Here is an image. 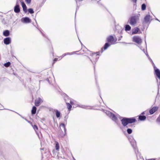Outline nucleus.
<instances>
[{"instance_id":"f257e3e1","label":"nucleus","mask_w":160,"mask_h":160,"mask_svg":"<svg viewBox=\"0 0 160 160\" xmlns=\"http://www.w3.org/2000/svg\"><path fill=\"white\" fill-rule=\"evenodd\" d=\"M135 121L136 119L134 118H125L121 120L122 123L124 127L126 126L128 123H131Z\"/></svg>"},{"instance_id":"f03ea898","label":"nucleus","mask_w":160,"mask_h":160,"mask_svg":"<svg viewBox=\"0 0 160 160\" xmlns=\"http://www.w3.org/2000/svg\"><path fill=\"white\" fill-rule=\"evenodd\" d=\"M138 18L137 16H134L131 17L128 21V23L132 26H135L138 20Z\"/></svg>"},{"instance_id":"7ed1b4c3","label":"nucleus","mask_w":160,"mask_h":160,"mask_svg":"<svg viewBox=\"0 0 160 160\" xmlns=\"http://www.w3.org/2000/svg\"><path fill=\"white\" fill-rule=\"evenodd\" d=\"M133 40L134 42L138 44L141 43L142 42L141 38L139 36H135L133 37Z\"/></svg>"},{"instance_id":"20e7f679","label":"nucleus","mask_w":160,"mask_h":160,"mask_svg":"<svg viewBox=\"0 0 160 160\" xmlns=\"http://www.w3.org/2000/svg\"><path fill=\"white\" fill-rule=\"evenodd\" d=\"M107 114L113 120L115 121L117 120V118L116 116L113 113L109 112H107Z\"/></svg>"},{"instance_id":"39448f33","label":"nucleus","mask_w":160,"mask_h":160,"mask_svg":"<svg viewBox=\"0 0 160 160\" xmlns=\"http://www.w3.org/2000/svg\"><path fill=\"white\" fill-rule=\"evenodd\" d=\"M42 102V100L40 98H38L35 100V104L36 106H38L40 105V104Z\"/></svg>"},{"instance_id":"423d86ee","label":"nucleus","mask_w":160,"mask_h":160,"mask_svg":"<svg viewBox=\"0 0 160 160\" xmlns=\"http://www.w3.org/2000/svg\"><path fill=\"white\" fill-rule=\"evenodd\" d=\"M158 107H152L150 110L149 112L151 114H152L156 111L158 109Z\"/></svg>"},{"instance_id":"0eeeda50","label":"nucleus","mask_w":160,"mask_h":160,"mask_svg":"<svg viewBox=\"0 0 160 160\" xmlns=\"http://www.w3.org/2000/svg\"><path fill=\"white\" fill-rule=\"evenodd\" d=\"M21 20L22 22L26 23H28L31 22V20L28 17H25L22 18Z\"/></svg>"},{"instance_id":"6e6552de","label":"nucleus","mask_w":160,"mask_h":160,"mask_svg":"<svg viewBox=\"0 0 160 160\" xmlns=\"http://www.w3.org/2000/svg\"><path fill=\"white\" fill-rule=\"evenodd\" d=\"M3 41L5 44L8 45L11 43V38L9 37L6 38L4 39Z\"/></svg>"},{"instance_id":"1a4fd4ad","label":"nucleus","mask_w":160,"mask_h":160,"mask_svg":"<svg viewBox=\"0 0 160 160\" xmlns=\"http://www.w3.org/2000/svg\"><path fill=\"white\" fill-rule=\"evenodd\" d=\"M14 11L17 13H19L20 12L19 6L18 5H17L14 8Z\"/></svg>"},{"instance_id":"9d476101","label":"nucleus","mask_w":160,"mask_h":160,"mask_svg":"<svg viewBox=\"0 0 160 160\" xmlns=\"http://www.w3.org/2000/svg\"><path fill=\"white\" fill-rule=\"evenodd\" d=\"M154 69L155 70V73L157 76V77L160 79V71L157 68H156L155 67H154Z\"/></svg>"},{"instance_id":"9b49d317","label":"nucleus","mask_w":160,"mask_h":160,"mask_svg":"<svg viewBox=\"0 0 160 160\" xmlns=\"http://www.w3.org/2000/svg\"><path fill=\"white\" fill-rule=\"evenodd\" d=\"M144 21L146 22H149L150 19V16L149 15H147L144 18Z\"/></svg>"},{"instance_id":"f8f14e48","label":"nucleus","mask_w":160,"mask_h":160,"mask_svg":"<svg viewBox=\"0 0 160 160\" xmlns=\"http://www.w3.org/2000/svg\"><path fill=\"white\" fill-rule=\"evenodd\" d=\"M21 5L23 8V10L25 11H26L27 7L25 3L23 2H21Z\"/></svg>"},{"instance_id":"ddd939ff","label":"nucleus","mask_w":160,"mask_h":160,"mask_svg":"<svg viewBox=\"0 0 160 160\" xmlns=\"http://www.w3.org/2000/svg\"><path fill=\"white\" fill-rule=\"evenodd\" d=\"M114 38L112 36H110L107 38V41L109 42H112L113 41Z\"/></svg>"},{"instance_id":"4468645a","label":"nucleus","mask_w":160,"mask_h":160,"mask_svg":"<svg viewBox=\"0 0 160 160\" xmlns=\"http://www.w3.org/2000/svg\"><path fill=\"white\" fill-rule=\"evenodd\" d=\"M139 31V28H135L134 29H133L132 31V34H136L138 33Z\"/></svg>"},{"instance_id":"2eb2a0df","label":"nucleus","mask_w":160,"mask_h":160,"mask_svg":"<svg viewBox=\"0 0 160 160\" xmlns=\"http://www.w3.org/2000/svg\"><path fill=\"white\" fill-rule=\"evenodd\" d=\"M3 35L6 37L8 36L9 35V31L8 30L5 31L3 32Z\"/></svg>"},{"instance_id":"dca6fc26","label":"nucleus","mask_w":160,"mask_h":160,"mask_svg":"<svg viewBox=\"0 0 160 160\" xmlns=\"http://www.w3.org/2000/svg\"><path fill=\"white\" fill-rule=\"evenodd\" d=\"M146 117L145 116H140L139 117V119L141 121H144L146 119Z\"/></svg>"},{"instance_id":"f3484780","label":"nucleus","mask_w":160,"mask_h":160,"mask_svg":"<svg viewBox=\"0 0 160 160\" xmlns=\"http://www.w3.org/2000/svg\"><path fill=\"white\" fill-rule=\"evenodd\" d=\"M36 108L35 107L33 106L32 107V114H34L36 113Z\"/></svg>"},{"instance_id":"a211bd4d","label":"nucleus","mask_w":160,"mask_h":160,"mask_svg":"<svg viewBox=\"0 0 160 160\" xmlns=\"http://www.w3.org/2000/svg\"><path fill=\"white\" fill-rule=\"evenodd\" d=\"M131 29V27L128 25H126L125 27V30L126 31H129Z\"/></svg>"},{"instance_id":"6ab92c4d","label":"nucleus","mask_w":160,"mask_h":160,"mask_svg":"<svg viewBox=\"0 0 160 160\" xmlns=\"http://www.w3.org/2000/svg\"><path fill=\"white\" fill-rule=\"evenodd\" d=\"M60 127L61 128V129H62V128H63V130L65 131V125L64 124L62 123L61 124L60 126Z\"/></svg>"},{"instance_id":"aec40b11","label":"nucleus","mask_w":160,"mask_h":160,"mask_svg":"<svg viewBox=\"0 0 160 160\" xmlns=\"http://www.w3.org/2000/svg\"><path fill=\"white\" fill-rule=\"evenodd\" d=\"M56 115L57 118H59L60 116V112L57 110L56 111Z\"/></svg>"},{"instance_id":"412c9836","label":"nucleus","mask_w":160,"mask_h":160,"mask_svg":"<svg viewBox=\"0 0 160 160\" xmlns=\"http://www.w3.org/2000/svg\"><path fill=\"white\" fill-rule=\"evenodd\" d=\"M146 6L145 4H143L142 5V9L144 10L146 9Z\"/></svg>"},{"instance_id":"4be33fe9","label":"nucleus","mask_w":160,"mask_h":160,"mask_svg":"<svg viewBox=\"0 0 160 160\" xmlns=\"http://www.w3.org/2000/svg\"><path fill=\"white\" fill-rule=\"evenodd\" d=\"M28 12L31 14L33 13L34 12L32 8H29L28 9Z\"/></svg>"},{"instance_id":"5701e85b","label":"nucleus","mask_w":160,"mask_h":160,"mask_svg":"<svg viewBox=\"0 0 160 160\" xmlns=\"http://www.w3.org/2000/svg\"><path fill=\"white\" fill-rule=\"evenodd\" d=\"M55 149L56 150H58L59 149V145L58 142H57L56 144Z\"/></svg>"},{"instance_id":"b1692460","label":"nucleus","mask_w":160,"mask_h":160,"mask_svg":"<svg viewBox=\"0 0 160 160\" xmlns=\"http://www.w3.org/2000/svg\"><path fill=\"white\" fill-rule=\"evenodd\" d=\"M109 46V45L108 44V43H106L104 45V50H105L106 49H107V48Z\"/></svg>"},{"instance_id":"393cba45","label":"nucleus","mask_w":160,"mask_h":160,"mask_svg":"<svg viewBox=\"0 0 160 160\" xmlns=\"http://www.w3.org/2000/svg\"><path fill=\"white\" fill-rule=\"evenodd\" d=\"M10 65V62H8L7 63H6L4 64V66L6 67H8Z\"/></svg>"},{"instance_id":"a878e982","label":"nucleus","mask_w":160,"mask_h":160,"mask_svg":"<svg viewBox=\"0 0 160 160\" xmlns=\"http://www.w3.org/2000/svg\"><path fill=\"white\" fill-rule=\"evenodd\" d=\"M67 107L69 110H71L72 108V106L69 103L67 104Z\"/></svg>"},{"instance_id":"bb28decb","label":"nucleus","mask_w":160,"mask_h":160,"mask_svg":"<svg viewBox=\"0 0 160 160\" xmlns=\"http://www.w3.org/2000/svg\"><path fill=\"white\" fill-rule=\"evenodd\" d=\"M127 131L128 133L129 134L131 133L132 132V130L129 128H128L127 129Z\"/></svg>"},{"instance_id":"cd10ccee","label":"nucleus","mask_w":160,"mask_h":160,"mask_svg":"<svg viewBox=\"0 0 160 160\" xmlns=\"http://www.w3.org/2000/svg\"><path fill=\"white\" fill-rule=\"evenodd\" d=\"M25 1L27 3L30 4L31 2V0H25Z\"/></svg>"},{"instance_id":"c85d7f7f","label":"nucleus","mask_w":160,"mask_h":160,"mask_svg":"<svg viewBox=\"0 0 160 160\" xmlns=\"http://www.w3.org/2000/svg\"><path fill=\"white\" fill-rule=\"evenodd\" d=\"M72 54V53L71 54ZM67 54L71 55V54L70 53H67ZM66 55H67L66 54H63L62 55V56L61 58H62V57H64V56H65Z\"/></svg>"},{"instance_id":"c756f323","label":"nucleus","mask_w":160,"mask_h":160,"mask_svg":"<svg viewBox=\"0 0 160 160\" xmlns=\"http://www.w3.org/2000/svg\"><path fill=\"white\" fill-rule=\"evenodd\" d=\"M33 128L35 130L38 129V127L36 125L34 126Z\"/></svg>"},{"instance_id":"7c9ffc66","label":"nucleus","mask_w":160,"mask_h":160,"mask_svg":"<svg viewBox=\"0 0 160 160\" xmlns=\"http://www.w3.org/2000/svg\"><path fill=\"white\" fill-rule=\"evenodd\" d=\"M131 144L133 146H134L136 145V141L135 140H134L133 143V144L132 145V143H131Z\"/></svg>"},{"instance_id":"2f4dec72","label":"nucleus","mask_w":160,"mask_h":160,"mask_svg":"<svg viewBox=\"0 0 160 160\" xmlns=\"http://www.w3.org/2000/svg\"><path fill=\"white\" fill-rule=\"evenodd\" d=\"M57 60H58V59L57 58H55L54 61H57Z\"/></svg>"},{"instance_id":"473e14b6","label":"nucleus","mask_w":160,"mask_h":160,"mask_svg":"<svg viewBox=\"0 0 160 160\" xmlns=\"http://www.w3.org/2000/svg\"><path fill=\"white\" fill-rule=\"evenodd\" d=\"M132 1L134 2L135 3H136L137 0H132Z\"/></svg>"},{"instance_id":"72a5a7b5","label":"nucleus","mask_w":160,"mask_h":160,"mask_svg":"<svg viewBox=\"0 0 160 160\" xmlns=\"http://www.w3.org/2000/svg\"><path fill=\"white\" fill-rule=\"evenodd\" d=\"M146 54L147 55V56L148 57H149L148 55V54H147L146 53Z\"/></svg>"}]
</instances>
